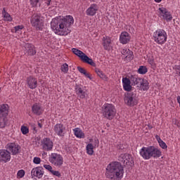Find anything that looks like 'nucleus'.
<instances>
[{"label": "nucleus", "mask_w": 180, "mask_h": 180, "mask_svg": "<svg viewBox=\"0 0 180 180\" xmlns=\"http://www.w3.org/2000/svg\"><path fill=\"white\" fill-rule=\"evenodd\" d=\"M74 25V18L72 15H66L64 18L58 17L53 18L51 22V27L56 34L58 36H67L71 33L70 27Z\"/></svg>", "instance_id": "nucleus-1"}, {"label": "nucleus", "mask_w": 180, "mask_h": 180, "mask_svg": "<svg viewBox=\"0 0 180 180\" xmlns=\"http://www.w3.org/2000/svg\"><path fill=\"white\" fill-rule=\"evenodd\" d=\"M123 174V167L119 162H112L107 166L105 176L109 179H122Z\"/></svg>", "instance_id": "nucleus-2"}, {"label": "nucleus", "mask_w": 180, "mask_h": 180, "mask_svg": "<svg viewBox=\"0 0 180 180\" xmlns=\"http://www.w3.org/2000/svg\"><path fill=\"white\" fill-rule=\"evenodd\" d=\"M139 154L143 160H150V158H160L162 153L155 146H143L140 150Z\"/></svg>", "instance_id": "nucleus-3"}, {"label": "nucleus", "mask_w": 180, "mask_h": 180, "mask_svg": "<svg viewBox=\"0 0 180 180\" xmlns=\"http://www.w3.org/2000/svg\"><path fill=\"white\" fill-rule=\"evenodd\" d=\"M116 108L113 104L105 103L102 106L103 116L108 120H112L116 116Z\"/></svg>", "instance_id": "nucleus-4"}, {"label": "nucleus", "mask_w": 180, "mask_h": 180, "mask_svg": "<svg viewBox=\"0 0 180 180\" xmlns=\"http://www.w3.org/2000/svg\"><path fill=\"white\" fill-rule=\"evenodd\" d=\"M72 51L76 56H77V57H79V58H81L83 63H85L86 64H89V65H91V67H96V63L94 62V60H92V58H89L88 56L84 53V52H82V51L75 48H72Z\"/></svg>", "instance_id": "nucleus-5"}, {"label": "nucleus", "mask_w": 180, "mask_h": 180, "mask_svg": "<svg viewBox=\"0 0 180 180\" xmlns=\"http://www.w3.org/2000/svg\"><path fill=\"white\" fill-rule=\"evenodd\" d=\"M153 38L155 43L162 45L167 41V32L164 30H158L153 33Z\"/></svg>", "instance_id": "nucleus-6"}, {"label": "nucleus", "mask_w": 180, "mask_h": 180, "mask_svg": "<svg viewBox=\"0 0 180 180\" xmlns=\"http://www.w3.org/2000/svg\"><path fill=\"white\" fill-rule=\"evenodd\" d=\"M124 103L127 106H135L137 105V94L136 91H128L124 98Z\"/></svg>", "instance_id": "nucleus-7"}, {"label": "nucleus", "mask_w": 180, "mask_h": 180, "mask_svg": "<svg viewBox=\"0 0 180 180\" xmlns=\"http://www.w3.org/2000/svg\"><path fill=\"white\" fill-rule=\"evenodd\" d=\"M41 15L39 13H35L31 17V25L37 30H40V29L43 27V20H41Z\"/></svg>", "instance_id": "nucleus-8"}, {"label": "nucleus", "mask_w": 180, "mask_h": 180, "mask_svg": "<svg viewBox=\"0 0 180 180\" xmlns=\"http://www.w3.org/2000/svg\"><path fill=\"white\" fill-rule=\"evenodd\" d=\"M49 162L55 167H61L64 162L63 156L58 153H51L49 157Z\"/></svg>", "instance_id": "nucleus-9"}, {"label": "nucleus", "mask_w": 180, "mask_h": 180, "mask_svg": "<svg viewBox=\"0 0 180 180\" xmlns=\"http://www.w3.org/2000/svg\"><path fill=\"white\" fill-rule=\"evenodd\" d=\"M41 143L43 150L45 151H51V150H53V146H54V143L50 138H44L41 140Z\"/></svg>", "instance_id": "nucleus-10"}, {"label": "nucleus", "mask_w": 180, "mask_h": 180, "mask_svg": "<svg viewBox=\"0 0 180 180\" xmlns=\"http://www.w3.org/2000/svg\"><path fill=\"white\" fill-rule=\"evenodd\" d=\"M43 175H44V169L43 167H34L31 171V176H32V178L36 176V178L40 179L43 178Z\"/></svg>", "instance_id": "nucleus-11"}, {"label": "nucleus", "mask_w": 180, "mask_h": 180, "mask_svg": "<svg viewBox=\"0 0 180 180\" xmlns=\"http://www.w3.org/2000/svg\"><path fill=\"white\" fill-rule=\"evenodd\" d=\"M6 148L12 153L13 155H16V154H19L20 146L15 143H11L6 145Z\"/></svg>", "instance_id": "nucleus-12"}, {"label": "nucleus", "mask_w": 180, "mask_h": 180, "mask_svg": "<svg viewBox=\"0 0 180 180\" xmlns=\"http://www.w3.org/2000/svg\"><path fill=\"white\" fill-rule=\"evenodd\" d=\"M159 11L160 12V16L164 18L167 22H171L172 20V15H171V13L167 8L162 7L159 8Z\"/></svg>", "instance_id": "nucleus-13"}, {"label": "nucleus", "mask_w": 180, "mask_h": 180, "mask_svg": "<svg viewBox=\"0 0 180 180\" xmlns=\"http://www.w3.org/2000/svg\"><path fill=\"white\" fill-rule=\"evenodd\" d=\"M26 82L30 89H36L37 86V79L36 77L33 76L27 77Z\"/></svg>", "instance_id": "nucleus-14"}, {"label": "nucleus", "mask_w": 180, "mask_h": 180, "mask_svg": "<svg viewBox=\"0 0 180 180\" xmlns=\"http://www.w3.org/2000/svg\"><path fill=\"white\" fill-rule=\"evenodd\" d=\"M55 133L57 134L58 136H60V137H64L65 134V127H64V124H56L54 126L53 129Z\"/></svg>", "instance_id": "nucleus-15"}, {"label": "nucleus", "mask_w": 180, "mask_h": 180, "mask_svg": "<svg viewBox=\"0 0 180 180\" xmlns=\"http://www.w3.org/2000/svg\"><path fill=\"white\" fill-rule=\"evenodd\" d=\"M24 47L25 54H27V56H35L36 53H37L36 47H34V45L32 44H26Z\"/></svg>", "instance_id": "nucleus-16"}, {"label": "nucleus", "mask_w": 180, "mask_h": 180, "mask_svg": "<svg viewBox=\"0 0 180 180\" xmlns=\"http://www.w3.org/2000/svg\"><path fill=\"white\" fill-rule=\"evenodd\" d=\"M11 160V153L8 150H0V161L8 162Z\"/></svg>", "instance_id": "nucleus-17"}, {"label": "nucleus", "mask_w": 180, "mask_h": 180, "mask_svg": "<svg viewBox=\"0 0 180 180\" xmlns=\"http://www.w3.org/2000/svg\"><path fill=\"white\" fill-rule=\"evenodd\" d=\"M99 10V6L97 4H91L89 8L86 11V13L88 16H95L96 12Z\"/></svg>", "instance_id": "nucleus-18"}, {"label": "nucleus", "mask_w": 180, "mask_h": 180, "mask_svg": "<svg viewBox=\"0 0 180 180\" xmlns=\"http://www.w3.org/2000/svg\"><path fill=\"white\" fill-rule=\"evenodd\" d=\"M130 39H131L130 34L127 32H123L120 36V43L122 44H127V43L130 41Z\"/></svg>", "instance_id": "nucleus-19"}, {"label": "nucleus", "mask_w": 180, "mask_h": 180, "mask_svg": "<svg viewBox=\"0 0 180 180\" xmlns=\"http://www.w3.org/2000/svg\"><path fill=\"white\" fill-rule=\"evenodd\" d=\"M75 92L78 98H80V99H85V96H86V91L84 89H82L81 86L76 84Z\"/></svg>", "instance_id": "nucleus-20"}, {"label": "nucleus", "mask_w": 180, "mask_h": 180, "mask_svg": "<svg viewBox=\"0 0 180 180\" xmlns=\"http://www.w3.org/2000/svg\"><path fill=\"white\" fill-rule=\"evenodd\" d=\"M32 112L34 115L40 116L43 115V108H41V105L39 103H36L32 106Z\"/></svg>", "instance_id": "nucleus-21"}, {"label": "nucleus", "mask_w": 180, "mask_h": 180, "mask_svg": "<svg viewBox=\"0 0 180 180\" xmlns=\"http://www.w3.org/2000/svg\"><path fill=\"white\" fill-rule=\"evenodd\" d=\"M9 113V105L8 104L0 105V117H5L8 116Z\"/></svg>", "instance_id": "nucleus-22"}, {"label": "nucleus", "mask_w": 180, "mask_h": 180, "mask_svg": "<svg viewBox=\"0 0 180 180\" xmlns=\"http://www.w3.org/2000/svg\"><path fill=\"white\" fill-rule=\"evenodd\" d=\"M122 56L127 60V61H131L133 60V51H130V49H124L121 51Z\"/></svg>", "instance_id": "nucleus-23"}, {"label": "nucleus", "mask_w": 180, "mask_h": 180, "mask_svg": "<svg viewBox=\"0 0 180 180\" xmlns=\"http://www.w3.org/2000/svg\"><path fill=\"white\" fill-rule=\"evenodd\" d=\"M122 84L124 91H127V92L131 91V85H130L131 84V80L130 77L129 79L127 77L123 78Z\"/></svg>", "instance_id": "nucleus-24"}, {"label": "nucleus", "mask_w": 180, "mask_h": 180, "mask_svg": "<svg viewBox=\"0 0 180 180\" xmlns=\"http://www.w3.org/2000/svg\"><path fill=\"white\" fill-rule=\"evenodd\" d=\"M98 144H99V141L96 139H95V143L94 145L92 143H88L86 147L87 154H89V155H93L94 147H96V146L98 147Z\"/></svg>", "instance_id": "nucleus-25"}, {"label": "nucleus", "mask_w": 180, "mask_h": 180, "mask_svg": "<svg viewBox=\"0 0 180 180\" xmlns=\"http://www.w3.org/2000/svg\"><path fill=\"white\" fill-rule=\"evenodd\" d=\"M131 79V85H140V82H141V77H139V76L134 75H131L129 77Z\"/></svg>", "instance_id": "nucleus-26"}, {"label": "nucleus", "mask_w": 180, "mask_h": 180, "mask_svg": "<svg viewBox=\"0 0 180 180\" xmlns=\"http://www.w3.org/2000/svg\"><path fill=\"white\" fill-rule=\"evenodd\" d=\"M131 158V155L129 153H125V154H121L119 157V160L122 161V162H129Z\"/></svg>", "instance_id": "nucleus-27"}, {"label": "nucleus", "mask_w": 180, "mask_h": 180, "mask_svg": "<svg viewBox=\"0 0 180 180\" xmlns=\"http://www.w3.org/2000/svg\"><path fill=\"white\" fill-rule=\"evenodd\" d=\"M73 131L75 133V136H76V137H77L78 139H85V134L82 132L81 129L75 128V129H73Z\"/></svg>", "instance_id": "nucleus-28"}, {"label": "nucleus", "mask_w": 180, "mask_h": 180, "mask_svg": "<svg viewBox=\"0 0 180 180\" xmlns=\"http://www.w3.org/2000/svg\"><path fill=\"white\" fill-rule=\"evenodd\" d=\"M2 15L5 20H7L8 22H12V17L11 16V14H8V12H6V8H3Z\"/></svg>", "instance_id": "nucleus-29"}, {"label": "nucleus", "mask_w": 180, "mask_h": 180, "mask_svg": "<svg viewBox=\"0 0 180 180\" xmlns=\"http://www.w3.org/2000/svg\"><path fill=\"white\" fill-rule=\"evenodd\" d=\"M141 88H142L143 91H148L150 88L148 86V82L146 79H141V82L139 83Z\"/></svg>", "instance_id": "nucleus-30"}, {"label": "nucleus", "mask_w": 180, "mask_h": 180, "mask_svg": "<svg viewBox=\"0 0 180 180\" xmlns=\"http://www.w3.org/2000/svg\"><path fill=\"white\" fill-rule=\"evenodd\" d=\"M95 72L100 77V78L105 79V81H108V77H106L103 72H102L99 68H96Z\"/></svg>", "instance_id": "nucleus-31"}, {"label": "nucleus", "mask_w": 180, "mask_h": 180, "mask_svg": "<svg viewBox=\"0 0 180 180\" xmlns=\"http://www.w3.org/2000/svg\"><path fill=\"white\" fill-rule=\"evenodd\" d=\"M156 139H157L161 148H162L163 150H165L167 148V143H165V142H164L162 140H161V138H160V136H156Z\"/></svg>", "instance_id": "nucleus-32"}, {"label": "nucleus", "mask_w": 180, "mask_h": 180, "mask_svg": "<svg viewBox=\"0 0 180 180\" xmlns=\"http://www.w3.org/2000/svg\"><path fill=\"white\" fill-rule=\"evenodd\" d=\"M148 69L146 66H140L138 69L139 74H141L143 75L144 74H147Z\"/></svg>", "instance_id": "nucleus-33"}, {"label": "nucleus", "mask_w": 180, "mask_h": 180, "mask_svg": "<svg viewBox=\"0 0 180 180\" xmlns=\"http://www.w3.org/2000/svg\"><path fill=\"white\" fill-rule=\"evenodd\" d=\"M5 126H6V118L1 117H0V129L5 128Z\"/></svg>", "instance_id": "nucleus-34"}, {"label": "nucleus", "mask_w": 180, "mask_h": 180, "mask_svg": "<svg viewBox=\"0 0 180 180\" xmlns=\"http://www.w3.org/2000/svg\"><path fill=\"white\" fill-rule=\"evenodd\" d=\"M111 43V40L109 38H106L105 40H104V42H103V46H104V49L105 50H108V47H109V44H110Z\"/></svg>", "instance_id": "nucleus-35"}, {"label": "nucleus", "mask_w": 180, "mask_h": 180, "mask_svg": "<svg viewBox=\"0 0 180 180\" xmlns=\"http://www.w3.org/2000/svg\"><path fill=\"white\" fill-rule=\"evenodd\" d=\"M62 72H64V74H67L68 72V64L64 63L60 68Z\"/></svg>", "instance_id": "nucleus-36"}, {"label": "nucleus", "mask_w": 180, "mask_h": 180, "mask_svg": "<svg viewBox=\"0 0 180 180\" xmlns=\"http://www.w3.org/2000/svg\"><path fill=\"white\" fill-rule=\"evenodd\" d=\"M25 170L20 169L17 173V178L20 179V178H23L25 176Z\"/></svg>", "instance_id": "nucleus-37"}, {"label": "nucleus", "mask_w": 180, "mask_h": 180, "mask_svg": "<svg viewBox=\"0 0 180 180\" xmlns=\"http://www.w3.org/2000/svg\"><path fill=\"white\" fill-rule=\"evenodd\" d=\"M173 70L175 71L176 75L178 77H180V65H174V66H173Z\"/></svg>", "instance_id": "nucleus-38"}, {"label": "nucleus", "mask_w": 180, "mask_h": 180, "mask_svg": "<svg viewBox=\"0 0 180 180\" xmlns=\"http://www.w3.org/2000/svg\"><path fill=\"white\" fill-rule=\"evenodd\" d=\"M21 133H22V134H27L29 133V128L22 125L21 127Z\"/></svg>", "instance_id": "nucleus-39"}, {"label": "nucleus", "mask_w": 180, "mask_h": 180, "mask_svg": "<svg viewBox=\"0 0 180 180\" xmlns=\"http://www.w3.org/2000/svg\"><path fill=\"white\" fill-rule=\"evenodd\" d=\"M30 5L32 7L36 8V6H37V4H39V0H30Z\"/></svg>", "instance_id": "nucleus-40"}, {"label": "nucleus", "mask_w": 180, "mask_h": 180, "mask_svg": "<svg viewBox=\"0 0 180 180\" xmlns=\"http://www.w3.org/2000/svg\"><path fill=\"white\" fill-rule=\"evenodd\" d=\"M52 175H54L55 176H58V178H61V173L58 171L52 170V172L51 173Z\"/></svg>", "instance_id": "nucleus-41"}, {"label": "nucleus", "mask_w": 180, "mask_h": 180, "mask_svg": "<svg viewBox=\"0 0 180 180\" xmlns=\"http://www.w3.org/2000/svg\"><path fill=\"white\" fill-rule=\"evenodd\" d=\"M23 25H18L14 27V30L15 33H18V32H20L23 29Z\"/></svg>", "instance_id": "nucleus-42"}, {"label": "nucleus", "mask_w": 180, "mask_h": 180, "mask_svg": "<svg viewBox=\"0 0 180 180\" xmlns=\"http://www.w3.org/2000/svg\"><path fill=\"white\" fill-rule=\"evenodd\" d=\"M44 168H45V169H47V171H49L51 173L53 171V167L50 165H44Z\"/></svg>", "instance_id": "nucleus-43"}, {"label": "nucleus", "mask_w": 180, "mask_h": 180, "mask_svg": "<svg viewBox=\"0 0 180 180\" xmlns=\"http://www.w3.org/2000/svg\"><path fill=\"white\" fill-rule=\"evenodd\" d=\"M33 162L37 165L40 164V162H41V159H40V158L35 157L34 158Z\"/></svg>", "instance_id": "nucleus-44"}, {"label": "nucleus", "mask_w": 180, "mask_h": 180, "mask_svg": "<svg viewBox=\"0 0 180 180\" xmlns=\"http://www.w3.org/2000/svg\"><path fill=\"white\" fill-rule=\"evenodd\" d=\"M32 129L33 130L32 133L36 134L37 133V129L36 128V125L34 124H31Z\"/></svg>", "instance_id": "nucleus-45"}, {"label": "nucleus", "mask_w": 180, "mask_h": 180, "mask_svg": "<svg viewBox=\"0 0 180 180\" xmlns=\"http://www.w3.org/2000/svg\"><path fill=\"white\" fill-rule=\"evenodd\" d=\"M77 70L80 74H84L86 71L84 68L79 66L77 67Z\"/></svg>", "instance_id": "nucleus-46"}, {"label": "nucleus", "mask_w": 180, "mask_h": 180, "mask_svg": "<svg viewBox=\"0 0 180 180\" xmlns=\"http://www.w3.org/2000/svg\"><path fill=\"white\" fill-rule=\"evenodd\" d=\"M83 75L86 77V78H89V79L92 80V77H91V75L88 72H85Z\"/></svg>", "instance_id": "nucleus-47"}, {"label": "nucleus", "mask_w": 180, "mask_h": 180, "mask_svg": "<svg viewBox=\"0 0 180 180\" xmlns=\"http://www.w3.org/2000/svg\"><path fill=\"white\" fill-rule=\"evenodd\" d=\"M45 4H46L47 6H50V4H51V0H45Z\"/></svg>", "instance_id": "nucleus-48"}, {"label": "nucleus", "mask_w": 180, "mask_h": 180, "mask_svg": "<svg viewBox=\"0 0 180 180\" xmlns=\"http://www.w3.org/2000/svg\"><path fill=\"white\" fill-rule=\"evenodd\" d=\"M38 126L40 129H41L43 127V124H41V123L38 122Z\"/></svg>", "instance_id": "nucleus-49"}, {"label": "nucleus", "mask_w": 180, "mask_h": 180, "mask_svg": "<svg viewBox=\"0 0 180 180\" xmlns=\"http://www.w3.org/2000/svg\"><path fill=\"white\" fill-rule=\"evenodd\" d=\"M155 1V2H157V4H160V2H161V1H162V0H154Z\"/></svg>", "instance_id": "nucleus-50"}, {"label": "nucleus", "mask_w": 180, "mask_h": 180, "mask_svg": "<svg viewBox=\"0 0 180 180\" xmlns=\"http://www.w3.org/2000/svg\"><path fill=\"white\" fill-rule=\"evenodd\" d=\"M1 89L0 88V92H1Z\"/></svg>", "instance_id": "nucleus-51"}]
</instances>
